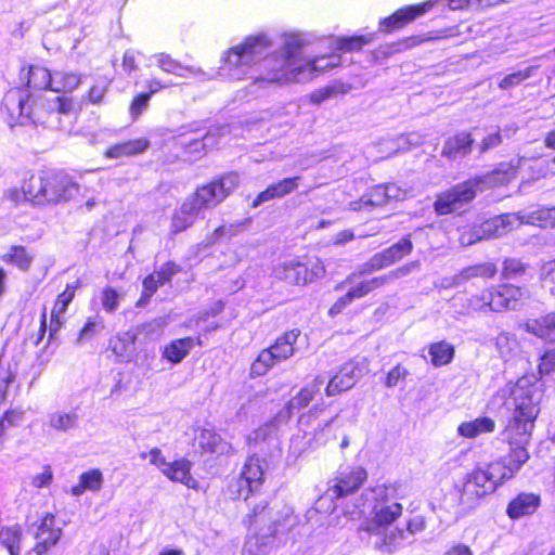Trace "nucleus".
I'll list each match as a JSON object with an SVG mask.
<instances>
[{
  "label": "nucleus",
  "mask_w": 555,
  "mask_h": 555,
  "mask_svg": "<svg viewBox=\"0 0 555 555\" xmlns=\"http://www.w3.org/2000/svg\"><path fill=\"white\" fill-rule=\"evenodd\" d=\"M272 43L270 39L259 34L250 36L244 42L229 50L224 63L230 68H240L260 63V73L254 76L248 86V93L258 94L271 87L292 82H302L301 49L305 46L298 34H285L280 51L268 55Z\"/></svg>",
  "instance_id": "nucleus-1"
},
{
  "label": "nucleus",
  "mask_w": 555,
  "mask_h": 555,
  "mask_svg": "<svg viewBox=\"0 0 555 555\" xmlns=\"http://www.w3.org/2000/svg\"><path fill=\"white\" fill-rule=\"evenodd\" d=\"M3 105L11 118L20 125L33 122L52 129L63 128L62 116L78 114L81 111V104L73 96H34L22 89L9 91L3 99Z\"/></svg>",
  "instance_id": "nucleus-2"
},
{
  "label": "nucleus",
  "mask_w": 555,
  "mask_h": 555,
  "mask_svg": "<svg viewBox=\"0 0 555 555\" xmlns=\"http://www.w3.org/2000/svg\"><path fill=\"white\" fill-rule=\"evenodd\" d=\"M400 490L397 485H382L370 491L375 504L365 530L373 538L374 547L380 552L392 553L406 541L404 529L392 527L402 515V505L397 502L402 498Z\"/></svg>",
  "instance_id": "nucleus-3"
},
{
  "label": "nucleus",
  "mask_w": 555,
  "mask_h": 555,
  "mask_svg": "<svg viewBox=\"0 0 555 555\" xmlns=\"http://www.w3.org/2000/svg\"><path fill=\"white\" fill-rule=\"evenodd\" d=\"M515 176L511 166L501 165L490 173L475 176L437 195L434 209L438 215H448L463 209L476 197L477 191L483 188L503 185Z\"/></svg>",
  "instance_id": "nucleus-4"
},
{
  "label": "nucleus",
  "mask_w": 555,
  "mask_h": 555,
  "mask_svg": "<svg viewBox=\"0 0 555 555\" xmlns=\"http://www.w3.org/2000/svg\"><path fill=\"white\" fill-rule=\"evenodd\" d=\"M509 478L511 474H507V468L501 462L473 469L464 476L461 483L455 485L456 513L466 515L476 508L483 498L493 493L505 479Z\"/></svg>",
  "instance_id": "nucleus-5"
},
{
  "label": "nucleus",
  "mask_w": 555,
  "mask_h": 555,
  "mask_svg": "<svg viewBox=\"0 0 555 555\" xmlns=\"http://www.w3.org/2000/svg\"><path fill=\"white\" fill-rule=\"evenodd\" d=\"M502 392L509 395V404L513 405V416L507 429L519 436L530 435L540 412L542 391L530 378L521 377L515 384H508Z\"/></svg>",
  "instance_id": "nucleus-6"
},
{
  "label": "nucleus",
  "mask_w": 555,
  "mask_h": 555,
  "mask_svg": "<svg viewBox=\"0 0 555 555\" xmlns=\"http://www.w3.org/2000/svg\"><path fill=\"white\" fill-rule=\"evenodd\" d=\"M79 184L68 175L44 172L30 176L26 193L35 206L59 205L72 201L79 193Z\"/></svg>",
  "instance_id": "nucleus-7"
},
{
  "label": "nucleus",
  "mask_w": 555,
  "mask_h": 555,
  "mask_svg": "<svg viewBox=\"0 0 555 555\" xmlns=\"http://www.w3.org/2000/svg\"><path fill=\"white\" fill-rule=\"evenodd\" d=\"M522 289L512 284H502L483 289L467 299V307L473 311L502 312L515 310L521 298Z\"/></svg>",
  "instance_id": "nucleus-8"
},
{
  "label": "nucleus",
  "mask_w": 555,
  "mask_h": 555,
  "mask_svg": "<svg viewBox=\"0 0 555 555\" xmlns=\"http://www.w3.org/2000/svg\"><path fill=\"white\" fill-rule=\"evenodd\" d=\"M300 336V331L294 328L280 336L275 343L263 349L251 364V374L264 375L275 362L284 361L295 352V344Z\"/></svg>",
  "instance_id": "nucleus-9"
},
{
  "label": "nucleus",
  "mask_w": 555,
  "mask_h": 555,
  "mask_svg": "<svg viewBox=\"0 0 555 555\" xmlns=\"http://www.w3.org/2000/svg\"><path fill=\"white\" fill-rule=\"evenodd\" d=\"M238 175L230 172L222 176L219 180L197 188L196 192L188 197L197 206L199 211L202 209H210L224 201L238 186Z\"/></svg>",
  "instance_id": "nucleus-10"
},
{
  "label": "nucleus",
  "mask_w": 555,
  "mask_h": 555,
  "mask_svg": "<svg viewBox=\"0 0 555 555\" xmlns=\"http://www.w3.org/2000/svg\"><path fill=\"white\" fill-rule=\"evenodd\" d=\"M511 219L513 220L514 217L501 215L493 217L481 224L465 229L460 235V244L462 246H470L482 240L502 236L508 232L506 224L511 222Z\"/></svg>",
  "instance_id": "nucleus-11"
},
{
  "label": "nucleus",
  "mask_w": 555,
  "mask_h": 555,
  "mask_svg": "<svg viewBox=\"0 0 555 555\" xmlns=\"http://www.w3.org/2000/svg\"><path fill=\"white\" fill-rule=\"evenodd\" d=\"M323 273L324 269L322 266L315 264L309 270L304 263L296 260L284 261L273 270L276 279L291 285H305L322 276Z\"/></svg>",
  "instance_id": "nucleus-12"
},
{
  "label": "nucleus",
  "mask_w": 555,
  "mask_h": 555,
  "mask_svg": "<svg viewBox=\"0 0 555 555\" xmlns=\"http://www.w3.org/2000/svg\"><path fill=\"white\" fill-rule=\"evenodd\" d=\"M366 478L367 473L361 466L343 470L334 479V483L327 488L324 498H321V500L330 499L334 501L351 494L362 486Z\"/></svg>",
  "instance_id": "nucleus-13"
},
{
  "label": "nucleus",
  "mask_w": 555,
  "mask_h": 555,
  "mask_svg": "<svg viewBox=\"0 0 555 555\" xmlns=\"http://www.w3.org/2000/svg\"><path fill=\"white\" fill-rule=\"evenodd\" d=\"M36 543L27 555H43L60 540L62 529L55 526L53 514L47 513L39 524L31 526Z\"/></svg>",
  "instance_id": "nucleus-14"
},
{
  "label": "nucleus",
  "mask_w": 555,
  "mask_h": 555,
  "mask_svg": "<svg viewBox=\"0 0 555 555\" xmlns=\"http://www.w3.org/2000/svg\"><path fill=\"white\" fill-rule=\"evenodd\" d=\"M420 269V261H411L405 263L384 275H379L370 280H364L357 283L352 286L348 292L352 296L353 299H359L366 296L372 291L382 287L388 283L393 282L395 280L401 279L403 276L409 275L411 272Z\"/></svg>",
  "instance_id": "nucleus-15"
},
{
  "label": "nucleus",
  "mask_w": 555,
  "mask_h": 555,
  "mask_svg": "<svg viewBox=\"0 0 555 555\" xmlns=\"http://www.w3.org/2000/svg\"><path fill=\"white\" fill-rule=\"evenodd\" d=\"M360 376L361 371L354 363H345L328 380L325 388L326 396L333 397L343 391L349 390L356 385Z\"/></svg>",
  "instance_id": "nucleus-16"
},
{
  "label": "nucleus",
  "mask_w": 555,
  "mask_h": 555,
  "mask_svg": "<svg viewBox=\"0 0 555 555\" xmlns=\"http://www.w3.org/2000/svg\"><path fill=\"white\" fill-rule=\"evenodd\" d=\"M341 57L333 51L331 55H319L313 59L301 56V79L302 82L312 80L320 74L340 65Z\"/></svg>",
  "instance_id": "nucleus-17"
},
{
  "label": "nucleus",
  "mask_w": 555,
  "mask_h": 555,
  "mask_svg": "<svg viewBox=\"0 0 555 555\" xmlns=\"http://www.w3.org/2000/svg\"><path fill=\"white\" fill-rule=\"evenodd\" d=\"M429 7H431L430 3H424L422 5H410L399 9L391 16L380 21L379 29L382 31L400 29L417 16L423 15Z\"/></svg>",
  "instance_id": "nucleus-18"
},
{
  "label": "nucleus",
  "mask_w": 555,
  "mask_h": 555,
  "mask_svg": "<svg viewBox=\"0 0 555 555\" xmlns=\"http://www.w3.org/2000/svg\"><path fill=\"white\" fill-rule=\"evenodd\" d=\"M156 65L165 73L172 74L179 77H185L184 72H188L199 80H209L214 78V74H207L199 67L184 66L179 61L172 59L167 53H157L153 56Z\"/></svg>",
  "instance_id": "nucleus-19"
},
{
  "label": "nucleus",
  "mask_w": 555,
  "mask_h": 555,
  "mask_svg": "<svg viewBox=\"0 0 555 555\" xmlns=\"http://www.w3.org/2000/svg\"><path fill=\"white\" fill-rule=\"evenodd\" d=\"M324 383V377L317 376L311 384L304 387L293 399L289 400L285 406V411L280 412L278 418L287 420L293 410L306 408L314 399L315 393L320 392Z\"/></svg>",
  "instance_id": "nucleus-20"
},
{
  "label": "nucleus",
  "mask_w": 555,
  "mask_h": 555,
  "mask_svg": "<svg viewBox=\"0 0 555 555\" xmlns=\"http://www.w3.org/2000/svg\"><path fill=\"white\" fill-rule=\"evenodd\" d=\"M301 177L296 176L292 178H284L275 183L270 184L264 191L260 192L257 197L253 202L254 207H258L259 205L275 199L282 198L294 191H296L299 186V182Z\"/></svg>",
  "instance_id": "nucleus-21"
},
{
  "label": "nucleus",
  "mask_w": 555,
  "mask_h": 555,
  "mask_svg": "<svg viewBox=\"0 0 555 555\" xmlns=\"http://www.w3.org/2000/svg\"><path fill=\"white\" fill-rule=\"evenodd\" d=\"M199 209L189 197L181 204V206L175 211L171 218L170 232L176 235L182 231H185L193 225Z\"/></svg>",
  "instance_id": "nucleus-22"
},
{
  "label": "nucleus",
  "mask_w": 555,
  "mask_h": 555,
  "mask_svg": "<svg viewBox=\"0 0 555 555\" xmlns=\"http://www.w3.org/2000/svg\"><path fill=\"white\" fill-rule=\"evenodd\" d=\"M503 216L514 217L506 224L507 231H511L524 223L547 228L550 212L548 207H541L533 210H521L516 214H504Z\"/></svg>",
  "instance_id": "nucleus-23"
},
{
  "label": "nucleus",
  "mask_w": 555,
  "mask_h": 555,
  "mask_svg": "<svg viewBox=\"0 0 555 555\" xmlns=\"http://www.w3.org/2000/svg\"><path fill=\"white\" fill-rule=\"evenodd\" d=\"M474 139L468 132H460L447 139L442 147V156L449 159L462 158L472 152Z\"/></svg>",
  "instance_id": "nucleus-24"
},
{
  "label": "nucleus",
  "mask_w": 555,
  "mask_h": 555,
  "mask_svg": "<svg viewBox=\"0 0 555 555\" xmlns=\"http://www.w3.org/2000/svg\"><path fill=\"white\" fill-rule=\"evenodd\" d=\"M196 344L199 345L201 340L193 337L173 339L164 347L162 356L168 362L178 364L189 356Z\"/></svg>",
  "instance_id": "nucleus-25"
},
{
  "label": "nucleus",
  "mask_w": 555,
  "mask_h": 555,
  "mask_svg": "<svg viewBox=\"0 0 555 555\" xmlns=\"http://www.w3.org/2000/svg\"><path fill=\"white\" fill-rule=\"evenodd\" d=\"M540 506V496L533 493H520L512 500L506 513L512 519L533 514Z\"/></svg>",
  "instance_id": "nucleus-26"
},
{
  "label": "nucleus",
  "mask_w": 555,
  "mask_h": 555,
  "mask_svg": "<svg viewBox=\"0 0 555 555\" xmlns=\"http://www.w3.org/2000/svg\"><path fill=\"white\" fill-rule=\"evenodd\" d=\"M79 416L75 410H56L48 414V426L60 433H67L78 427Z\"/></svg>",
  "instance_id": "nucleus-27"
},
{
  "label": "nucleus",
  "mask_w": 555,
  "mask_h": 555,
  "mask_svg": "<svg viewBox=\"0 0 555 555\" xmlns=\"http://www.w3.org/2000/svg\"><path fill=\"white\" fill-rule=\"evenodd\" d=\"M191 462L180 459L166 466L164 475L172 481L181 482L189 488H195L196 480L191 475Z\"/></svg>",
  "instance_id": "nucleus-28"
},
{
  "label": "nucleus",
  "mask_w": 555,
  "mask_h": 555,
  "mask_svg": "<svg viewBox=\"0 0 555 555\" xmlns=\"http://www.w3.org/2000/svg\"><path fill=\"white\" fill-rule=\"evenodd\" d=\"M413 250V243L410 238V235L404 236L398 243L391 245L390 247L377 253L384 268H387L395 262L401 260L403 257L410 255Z\"/></svg>",
  "instance_id": "nucleus-29"
},
{
  "label": "nucleus",
  "mask_w": 555,
  "mask_h": 555,
  "mask_svg": "<svg viewBox=\"0 0 555 555\" xmlns=\"http://www.w3.org/2000/svg\"><path fill=\"white\" fill-rule=\"evenodd\" d=\"M263 480V469L260 464V459L258 456H250L246 461L242 473H241V482L246 483L247 491L248 490H257Z\"/></svg>",
  "instance_id": "nucleus-30"
},
{
  "label": "nucleus",
  "mask_w": 555,
  "mask_h": 555,
  "mask_svg": "<svg viewBox=\"0 0 555 555\" xmlns=\"http://www.w3.org/2000/svg\"><path fill=\"white\" fill-rule=\"evenodd\" d=\"M52 91L56 93H72L82 82V76L75 72L55 70L53 72Z\"/></svg>",
  "instance_id": "nucleus-31"
},
{
  "label": "nucleus",
  "mask_w": 555,
  "mask_h": 555,
  "mask_svg": "<svg viewBox=\"0 0 555 555\" xmlns=\"http://www.w3.org/2000/svg\"><path fill=\"white\" fill-rule=\"evenodd\" d=\"M23 530L21 526L13 525L0 529V543L10 555H20L23 548Z\"/></svg>",
  "instance_id": "nucleus-32"
},
{
  "label": "nucleus",
  "mask_w": 555,
  "mask_h": 555,
  "mask_svg": "<svg viewBox=\"0 0 555 555\" xmlns=\"http://www.w3.org/2000/svg\"><path fill=\"white\" fill-rule=\"evenodd\" d=\"M103 475L100 469H90L79 476V482L72 487L70 493L80 496L85 491L96 492L102 488Z\"/></svg>",
  "instance_id": "nucleus-33"
},
{
  "label": "nucleus",
  "mask_w": 555,
  "mask_h": 555,
  "mask_svg": "<svg viewBox=\"0 0 555 555\" xmlns=\"http://www.w3.org/2000/svg\"><path fill=\"white\" fill-rule=\"evenodd\" d=\"M201 448L209 453L224 454L231 450V444L224 441L221 436L209 429H203L198 436Z\"/></svg>",
  "instance_id": "nucleus-34"
},
{
  "label": "nucleus",
  "mask_w": 555,
  "mask_h": 555,
  "mask_svg": "<svg viewBox=\"0 0 555 555\" xmlns=\"http://www.w3.org/2000/svg\"><path fill=\"white\" fill-rule=\"evenodd\" d=\"M495 429V423L490 417H478L470 422L462 423L457 431L461 436L466 438H475L480 434L492 433Z\"/></svg>",
  "instance_id": "nucleus-35"
},
{
  "label": "nucleus",
  "mask_w": 555,
  "mask_h": 555,
  "mask_svg": "<svg viewBox=\"0 0 555 555\" xmlns=\"http://www.w3.org/2000/svg\"><path fill=\"white\" fill-rule=\"evenodd\" d=\"M53 73L39 65H31L27 72V86L38 90H51L53 87Z\"/></svg>",
  "instance_id": "nucleus-36"
},
{
  "label": "nucleus",
  "mask_w": 555,
  "mask_h": 555,
  "mask_svg": "<svg viewBox=\"0 0 555 555\" xmlns=\"http://www.w3.org/2000/svg\"><path fill=\"white\" fill-rule=\"evenodd\" d=\"M526 328L541 338L555 339V313H548L540 319L528 321Z\"/></svg>",
  "instance_id": "nucleus-37"
},
{
  "label": "nucleus",
  "mask_w": 555,
  "mask_h": 555,
  "mask_svg": "<svg viewBox=\"0 0 555 555\" xmlns=\"http://www.w3.org/2000/svg\"><path fill=\"white\" fill-rule=\"evenodd\" d=\"M454 347L446 340L430 344L428 353L430 356V363L436 366L449 364L454 358Z\"/></svg>",
  "instance_id": "nucleus-38"
},
{
  "label": "nucleus",
  "mask_w": 555,
  "mask_h": 555,
  "mask_svg": "<svg viewBox=\"0 0 555 555\" xmlns=\"http://www.w3.org/2000/svg\"><path fill=\"white\" fill-rule=\"evenodd\" d=\"M149 142L144 139L130 140L111 146L105 155L109 158H119L122 156H131L145 151Z\"/></svg>",
  "instance_id": "nucleus-39"
},
{
  "label": "nucleus",
  "mask_w": 555,
  "mask_h": 555,
  "mask_svg": "<svg viewBox=\"0 0 555 555\" xmlns=\"http://www.w3.org/2000/svg\"><path fill=\"white\" fill-rule=\"evenodd\" d=\"M496 266L492 262H482L474 266L463 268L459 274L463 284L473 281L474 279H492L496 274Z\"/></svg>",
  "instance_id": "nucleus-40"
},
{
  "label": "nucleus",
  "mask_w": 555,
  "mask_h": 555,
  "mask_svg": "<svg viewBox=\"0 0 555 555\" xmlns=\"http://www.w3.org/2000/svg\"><path fill=\"white\" fill-rule=\"evenodd\" d=\"M388 203L385 185H376L364 194L359 202L351 203L353 210L366 207L383 206Z\"/></svg>",
  "instance_id": "nucleus-41"
},
{
  "label": "nucleus",
  "mask_w": 555,
  "mask_h": 555,
  "mask_svg": "<svg viewBox=\"0 0 555 555\" xmlns=\"http://www.w3.org/2000/svg\"><path fill=\"white\" fill-rule=\"evenodd\" d=\"M373 35L367 36H352V37H338L331 41V50L335 52L339 51H357L363 46L372 42Z\"/></svg>",
  "instance_id": "nucleus-42"
},
{
  "label": "nucleus",
  "mask_w": 555,
  "mask_h": 555,
  "mask_svg": "<svg viewBox=\"0 0 555 555\" xmlns=\"http://www.w3.org/2000/svg\"><path fill=\"white\" fill-rule=\"evenodd\" d=\"M384 269V264L378 256V254H375L372 256L366 262L360 264L357 269V271L350 273L345 281L339 283L336 286L337 291H341L345 286L353 284L357 280V278L371 274L375 271Z\"/></svg>",
  "instance_id": "nucleus-43"
},
{
  "label": "nucleus",
  "mask_w": 555,
  "mask_h": 555,
  "mask_svg": "<svg viewBox=\"0 0 555 555\" xmlns=\"http://www.w3.org/2000/svg\"><path fill=\"white\" fill-rule=\"evenodd\" d=\"M1 260L18 267L21 270H27L30 267L33 258L27 254L23 246H12L1 256Z\"/></svg>",
  "instance_id": "nucleus-44"
},
{
  "label": "nucleus",
  "mask_w": 555,
  "mask_h": 555,
  "mask_svg": "<svg viewBox=\"0 0 555 555\" xmlns=\"http://www.w3.org/2000/svg\"><path fill=\"white\" fill-rule=\"evenodd\" d=\"M109 81L107 80H99L96 81L81 98L80 101H78L79 104H81V107L85 103H91V104H100L104 98V95L107 92Z\"/></svg>",
  "instance_id": "nucleus-45"
},
{
  "label": "nucleus",
  "mask_w": 555,
  "mask_h": 555,
  "mask_svg": "<svg viewBox=\"0 0 555 555\" xmlns=\"http://www.w3.org/2000/svg\"><path fill=\"white\" fill-rule=\"evenodd\" d=\"M17 375L16 364L0 362V401L5 398L9 386Z\"/></svg>",
  "instance_id": "nucleus-46"
},
{
  "label": "nucleus",
  "mask_w": 555,
  "mask_h": 555,
  "mask_svg": "<svg viewBox=\"0 0 555 555\" xmlns=\"http://www.w3.org/2000/svg\"><path fill=\"white\" fill-rule=\"evenodd\" d=\"M535 67L529 66L525 69L515 72L505 76L500 82L499 88L502 90H508L513 87L520 85L524 80L530 78L534 72Z\"/></svg>",
  "instance_id": "nucleus-47"
},
{
  "label": "nucleus",
  "mask_w": 555,
  "mask_h": 555,
  "mask_svg": "<svg viewBox=\"0 0 555 555\" xmlns=\"http://www.w3.org/2000/svg\"><path fill=\"white\" fill-rule=\"evenodd\" d=\"M124 295L115 288L107 286L101 293V305L107 313L115 312L119 307V301Z\"/></svg>",
  "instance_id": "nucleus-48"
},
{
  "label": "nucleus",
  "mask_w": 555,
  "mask_h": 555,
  "mask_svg": "<svg viewBox=\"0 0 555 555\" xmlns=\"http://www.w3.org/2000/svg\"><path fill=\"white\" fill-rule=\"evenodd\" d=\"M528 459L529 453L526 448L517 447L512 450L507 465L503 464L507 468V474H511V478L528 461Z\"/></svg>",
  "instance_id": "nucleus-49"
},
{
  "label": "nucleus",
  "mask_w": 555,
  "mask_h": 555,
  "mask_svg": "<svg viewBox=\"0 0 555 555\" xmlns=\"http://www.w3.org/2000/svg\"><path fill=\"white\" fill-rule=\"evenodd\" d=\"M240 232V227L236 224H223L215 229V231L207 235L203 242L206 247L211 246L224 237L235 236Z\"/></svg>",
  "instance_id": "nucleus-50"
},
{
  "label": "nucleus",
  "mask_w": 555,
  "mask_h": 555,
  "mask_svg": "<svg viewBox=\"0 0 555 555\" xmlns=\"http://www.w3.org/2000/svg\"><path fill=\"white\" fill-rule=\"evenodd\" d=\"M495 347L501 357L507 358L517 349V341L508 333H501L495 338Z\"/></svg>",
  "instance_id": "nucleus-51"
},
{
  "label": "nucleus",
  "mask_w": 555,
  "mask_h": 555,
  "mask_svg": "<svg viewBox=\"0 0 555 555\" xmlns=\"http://www.w3.org/2000/svg\"><path fill=\"white\" fill-rule=\"evenodd\" d=\"M526 271V266L518 259L507 258L503 262L502 275L504 279H514Z\"/></svg>",
  "instance_id": "nucleus-52"
},
{
  "label": "nucleus",
  "mask_w": 555,
  "mask_h": 555,
  "mask_svg": "<svg viewBox=\"0 0 555 555\" xmlns=\"http://www.w3.org/2000/svg\"><path fill=\"white\" fill-rule=\"evenodd\" d=\"M159 286H162V284L158 283L155 274L152 273L147 275L143 280V293L138 301V306L144 305L155 294Z\"/></svg>",
  "instance_id": "nucleus-53"
},
{
  "label": "nucleus",
  "mask_w": 555,
  "mask_h": 555,
  "mask_svg": "<svg viewBox=\"0 0 555 555\" xmlns=\"http://www.w3.org/2000/svg\"><path fill=\"white\" fill-rule=\"evenodd\" d=\"M555 371V345L547 348L541 357L539 373L547 375Z\"/></svg>",
  "instance_id": "nucleus-54"
},
{
  "label": "nucleus",
  "mask_w": 555,
  "mask_h": 555,
  "mask_svg": "<svg viewBox=\"0 0 555 555\" xmlns=\"http://www.w3.org/2000/svg\"><path fill=\"white\" fill-rule=\"evenodd\" d=\"M140 457L145 460L149 459L150 464L158 467L164 474L166 466H168V462L166 461L163 452L158 448H153L149 452L140 453Z\"/></svg>",
  "instance_id": "nucleus-55"
},
{
  "label": "nucleus",
  "mask_w": 555,
  "mask_h": 555,
  "mask_svg": "<svg viewBox=\"0 0 555 555\" xmlns=\"http://www.w3.org/2000/svg\"><path fill=\"white\" fill-rule=\"evenodd\" d=\"M63 324V319L55 318L50 319L49 326L47 325V309L43 308V311L41 313V320H40V339L42 338L43 334L49 330V337L50 339L55 335V333L59 331L61 325Z\"/></svg>",
  "instance_id": "nucleus-56"
},
{
  "label": "nucleus",
  "mask_w": 555,
  "mask_h": 555,
  "mask_svg": "<svg viewBox=\"0 0 555 555\" xmlns=\"http://www.w3.org/2000/svg\"><path fill=\"white\" fill-rule=\"evenodd\" d=\"M217 143L216 135L212 132H207L202 140L192 141L188 151L190 153H201L205 149L212 147Z\"/></svg>",
  "instance_id": "nucleus-57"
},
{
  "label": "nucleus",
  "mask_w": 555,
  "mask_h": 555,
  "mask_svg": "<svg viewBox=\"0 0 555 555\" xmlns=\"http://www.w3.org/2000/svg\"><path fill=\"white\" fill-rule=\"evenodd\" d=\"M180 271V267L175 262H167L165 263L158 271L154 272L153 274L156 275V279L158 280V283L164 285L165 283H168L171 278L177 274Z\"/></svg>",
  "instance_id": "nucleus-58"
},
{
  "label": "nucleus",
  "mask_w": 555,
  "mask_h": 555,
  "mask_svg": "<svg viewBox=\"0 0 555 555\" xmlns=\"http://www.w3.org/2000/svg\"><path fill=\"white\" fill-rule=\"evenodd\" d=\"M408 374L409 372L405 367L396 365L387 374L385 385L389 388H392L397 386L400 380H404Z\"/></svg>",
  "instance_id": "nucleus-59"
},
{
  "label": "nucleus",
  "mask_w": 555,
  "mask_h": 555,
  "mask_svg": "<svg viewBox=\"0 0 555 555\" xmlns=\"http://www.w3.org/2000/svg\"><path fill=\"white\" fill-rule=\"evenodd\" d=\"M24 412L22 410H9L4 413L3 417L0 420V425L4 427H11L20 425L23 422Z\"/></svg>",
  "instance_id": "nucleus-60"
},
{
  "label": "nucleus",
  "mask_w": 555,
  "mask_h": 555,
  "mask_svg": "<svg viewBox=\"0 0 555 555\" xmlns=\"http://www.w3.org/2000/svg\"><path fill=\"white\" fill-rule=\"evenodd\" d=\"M52 478L53 474L51 467L49 465H46L41 473L36 474L31 477V485L35 488L48 487L51 483Z\"/></svg>",
  "instance_id": "nucleus-61"
},
{
  "label": "nucleus",
  "mask_w": 555,
  "mask_h": 555,
  "mask_svg": "<svg viewBox=\"0 0 555 555\" xmlns=\"http://www.w3.org/2000/svg\"><path fill=\"white\" fill-rule=\"evenodd\" d=\"M151 93H141L137 95L130 106V113L133 117H138L149 105Z\"/></svg>",
  "instance_id": "nucleus-62"
},
{
  "label": "nucleus",
  "mask_w": 555,
  "mask_h": 555,
  "mask_svg": "<svg viewBox=\"0 0 555 555\" xmlns=\"http://www.w3.org/2000/svg\"><path fill=\"white\" fill-rule=\"evenodd\" d=\"M26 182H27V180H25L23 182L21 190L17 188L9 189L5 192V197L15 204H18L21 202H29L30 203V197L26 193Z\"/></svg>",
  "instance_id": "nucleus-63"
},
{
  "label": "nucleus",
  "mask_w": 555,
  "mask_h": 555,
  "mask_svg": "<svg viewBox=\"0 0 555 555\" xmlns=\"http://www.w3.org/2000/svg\"><path fill=\"white\" fill-rule=\"evenodd\" d=\"M425 519L423 516H415L412 519L409 520L406 525L405 535L406 540L410 538V535H414L418 532H422L425 529Z\"/></svg>",
  "instance_id": "nucleus-64"
}]
</instances>
